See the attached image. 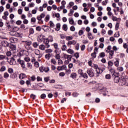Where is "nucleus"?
Instances as JSON below:
<instances>
[{"instance_id": "obj_31", "label": "nucleus", "mask_w": 128, "mask_h": 128, "mask_svg": "<svg viewBox=\"0 0 128 128\" xmlns=\"http://www.w3.org/2000/svg\"><path fill=\"white\" fill-rule=\"evenodd\" d=\"M63 30H65V32H66V30H68V25H66V24H64L63 25Z\"/></svg>"}, {"instance_id": "obj_26", "label": "nucleus", "mask_w": 128, "mask_h": 128, "mask_svg": "<svg viewBox=\"0 0 128 128\" xmlns=\"http://www.w3.org/2000/svg\"><path fill=\"white\" fill-rule=\"evenodd\" d=\"M56 54L55 56V58L56 60H60V54H58L57 52H56Z\"/></svg>"}, {"instance_id": "obj_51", "label": "nucleus", "mask_w": 128, "mask_h": 128, "mask_svg": "<svg viewBox=\"0 0 128 128\" xmlns=\"http://www.w3.org/2000/svg\"><path fill=\"white\" fill-rule=\"evenodd\" d=\"M120 62L118 60L114 62V64L116 66H118Z\"/></svg>"}, {"instance_id": "obj_27", "label": "nucleus", "mask_w": 128, "mask_h": 128, "mask_svg": "<svg viewBox=\"0 0 128 128\" xmlns=\"http://www.w3.org/2000/svg\"><path fill=\"white\" fill-rule=\"evenodd\" d=\"M69 24H74V21L72 18H69Z\"/></svg>"}, {"instance_id": "obj_7", "label": "nucleus", "mask_w": 128, "mask_h": 128, "mask_svg": "<svg viewBox=\"0 0 128 128\" xmlns=\"http://www.w3.org/2000/svg\"><path fill=\"white\" fill-rule=\"evenodd\" d=\"M66 66L64 65L62 66H58L57 68V70L60 71V70H66Z\"/></svg>"}, {"instance_id": "obj_62", "label": "nucleus", "mask_w": 128, "mask_h": 128, "mask_svg": "<svg viewBox=\"0 0 128 128\" xmlns=\"http://www.w3.org/2000/svg\"><path fill=\"white\" fill-rule=\"evenodd\" d=\"M29 6L30 8H34V2H31L29 4Z\"/></svg>"}, {"instance_id": "obj_58", "label": "nucleus", "mask_w": 128, "mask_h": 128, "mask_svg": "<svg viewBox=\"0 0 128 128\" xmlns=\"http://www.w3.org/2000/svg\"><path fill=\"white\" fill-rule=\"evenodd\" d=\"M36 18L32 17L31 18V22H36Z\"/></svg>"}, {"instance_id": "obj_16", "label": "nucleus", "mask_w": 128, "mask_h": 128, "mask_svg": "<svg viewBox=\"0 0 128 128\" xmlns=\"http://www.w3.org/2000/svg\"><path fill=\"white\" fill-rule=\"evenodd\" d=\"M66 52L68 54H72L74 53V50H72L71 48H69L66 50Z\"/></svg>"}, {"instance_id": "obj_56", "label": "nucleus", "mask_w": 128, "mask_h": 128, "mask_svg": "<svg viewBox=\"0 0 128 128\" xmlns=\"http://www.w3.org/2000/svg\"><path fill=\"white\" fill-rule=\"evenodd\" d=\"M70 30H71L72 32H74L76 30V28L74 26H72L70 28Z\"/></svg>"}, {"instance_id": "obj_15", "label": "nucleus", "mask_w": 128, "mask_h": 128, "mask_svg": "<svg viewBox=\"0 0 128 128\" xmlns=\"http://www.w3.org/2000/svg\"><path fill=\"white\" fill-rule=\"evenodd\" d=\"M88 38H89V40H92V38H94V36L91 32H88Z\"/></svg>"}, {"instance_id": "obj_52", "label": "nucleus", "mask_w": 128, "mask_h": 128, "mask_svg": "<svg viewBox=\"0 0 128 128\" xmlns=\"http://www.w3.org/2000/svg\"><path fill=\"white\" fill-rule=\"evenodd\" d=\"M117 70H118V72H122V70H124V68H122V67H118L117 68Z\"/></svg>"}, {"instance_id": "obj_4", "label": "nucleus", "mask_w": 128, "mask_h": 128, "mask_svg": "<svg viewBox=\"0 0 128 128\" xmlns=\"http://www.w3.org/2000/svg\"><path fill=\"white\" fill-rule=\"evenodd\" d=\"M8 62H9L10 64H11V66H14L16 64V60L14 58L8 59Z\"/></svg>"}, {"instance_id": "obj_40", "label": "nucleus", "mask_w": 128, "mask_h": 128, "mask_svg": "<svg viewBox=\"0 0 128 128\" xmlns=\"http://www.w3.org/2000/svg\"><path fill=\"white\" fill-rule=\"evenodd\" d=\"M74 10H72V9H70V13L68 14V16H72V14H74Z\"/></svg>"}, {"instance_id": "obj_30", "label": "nucleus", "mask_w": 128, "mask_h": 128, "mask_svg": "<svg viewBox=\"0 0 128 128\" xmlns=\"http://www.w3.org/2000/svg\"><path fill=\"white\" fill-rule=\"evenodd\" d=\"M32 46H33L34 48H38V42H34L32 43Z\"/></svg>"}, {"instance_id": "obj_12", "label": "nucleus", "mask_w": 128, "mask_h": 128, "mask_svg": "<svg viewBox=\"0 0 128 128\" xmlns=\"http://www.w3.org/2000/svg\"><path fill=\"white\" fill-rule=\"evenodd\" d=\"M46 48V46L44 44L39 46V50H45Z\"/></svg>"}, {"instance_id": "obj_25", "label": "nucleus", "mask_w": 128, "mask_h": 128, "mask_svg": "<svg viewBox=\"0 0 128 128\" xmlns=\"http://www.w3.org/2000/svg\"><path fill=\"white\" fill-rule=\"evenodd\" d=\"M66 48H67L66 45V44H63V45L62 46V50L63 52H65V50H66Z\"/></svg>"}, {"instance_id": "obj_18", "label": "nucleus", "mask_w": 128, "mask_h": 128, "mask_svg": "<svg viewBox=\"0 0 128 128\" xmlns=\"http://www.w3.org/2000/svg\"><path fill=\"white\" fill-rule=\"evenodd\" d=\"M60 30V23L56 24V30L58 31Z\"/></svg>"}, {"instance_id": "obj_64", "label": "nucleus", "mask_w": 128, "mask_h": 128, "mask_svg": "<svg viewBox=\"0 0 128 128\" xmlns=\"http://www.w3.org/2000/svg\"><path fill=\"white\" fill-rule=\"evenodd\" d=\"M83 34H84V31L82 30H80L78 32L79 36H82Z\"/></svg>"}, {"instance_id": "obj_34", "label": "nucleus", "mask_w": 128, "mask_h": 128, "mask_svg": "<svg viewBox=\"0 0 128 128\" xmlns=\"http://www.w3.org/2000/svg\"><path fill=\"white\" fill-rule=\"evenodd\" d=\"M39 70L40 72H44V66H40Z\"/></svg>"}, {"instance_id": "obj_44", "label": "nucleus", "mask_w": 128, "mask_h": 128, "mask_svg": "<svg viewBox=\"0 0 128 128\" xmlns=\"http://www.w3.org/2000/svg\"><path fill=\"white\" fill-rule=\"evenodd\" d=\"M34 32V28H30V34H32Z\"/></svg>"}, {"instance_id": "obj_61", "label": "nucleus", "mask_w": 128, "mask_h": 128, "mask_svg": "<svg viewBox=\"0 0 128 128\" xmlns=\"http://www.w3.org/2000/svg\"><path fill=\"white\" fill-rule=\"evenodd\" d=\"M4 70H6V66H3L1 68L0 72H4Z\"/></svg>"}, {"instance_id": "obj_8", "label": "nucleus", "mask_w": 128, "mask_h": 128, "mask_svg": "<svg viewBox=\"0 0 128 128\" xmlns=\"http://www.w3.org/2000/svg\"><path fill=\"white\" fill-rule=\"evenodd\" d=\"M10 40L13 44H16V42L18 41V40L16 38L12 37V38H10Z\"/></svg>"}, {"instance_id": "obj_10", "label": "nucleus", "mask_w": 128, "mask_h": 128, "mask_svg": "<svg viewBox=\"0 0 128 128\" xmlns=\"http://www.w3.org/2000/svg\"><path fill=\"white\" fill-rule=\"evenodd\" d=\"M46 14H44L42 13L40 14V16H38L36 18V19L38 20H42V18H44Z\"/></svg>"}, {"instance_id": "obj_41", "label": "nucleus", "mask_w": 128, "mask_h": 128, "mask_svg": "<svg viewBox=\"0 0 128 128\" xmlns=\"http://www.w3.org/2000/svg\"><path fill=\"white\" fill-rule=\"evenodd\" d=\"M52 8L54 10H56L58 9V6H56V4H53Z\"/></svg>"}, {"instance_id": "obj_63", "label": "nucleus", "mask_w": 128, "mask_h": 128, "mask_svg": "<svg viewBox=\"0 0 128 128\" xmlns=\"http://www.w3.org/2000/svg\"><path fill=\"white\" fill-rule=\"evenodd\" d=\"M18 14H22V9H19L18 10Z\"/></svg>"}, {"instance_id": "obj_24", "label": "nucleus", "mask_w": 128, "mask_h": 128, "mask_svg": "<svg viewBox=\"0 0 128 128\" xmlns=\"http://www.w3.org/2000/svg\"><path fill=\"white\" fill-rule=\"evenodd\" d=\"M70 76V78H76V72L72 73Z\"/></svg>"}, {"instance_id": "obj_23", "label": "nucleus", "mask_w": 128, "mask_h": 128, "mask_svg": "<svg viewBox=\"0 0 128 128\" xmlns=\"http://www.w3.org/2000/svg\"><path fill=\"white\" fill-rule=\"evenodd\" d=\"M26 78V74H20L19 76V78H20V80H22V78Z\"/></svg>"}, {"instance_id": "obj_38", "label": "nucleus", "mask_w": 128, "mask_h": 128, "mask_svg": "<svg viewBox=\"0 0 128 128\" xmlns=\"http://www.w3.org/2000/svg\"><path fill=\"white\" fill-rule=\"evenodd\" d=\"M48 40H49V42H54V38H52V36H50L48 38Z\"/></svg>"}, {"instance_id": "obj_48", "label": "nucleus", "mask_w": 128, "mask_h": 128, "mask_svg": "<svg viewBox=\"0 0 128 128\" xmlns=\"http://www.w3.org/2000/svg\"><path fill=\"white\" fill-rule=\"evenodd\" d=\"M49 20H50V15H47L45 18V21L48 22Z\"/></svg>"}, {"instance_id": "obj_6", "label": "nucleus", "mask_w": 128, "mask_h": 128, "mask_svg": "<svg viewBox=\"0 0 128 128\" xmlns=\"http://www.w3.org/2000/svg\"><path fill=\"white\" fill-rule=\"evenodd\" d=\"M87 73L88 74L89 76H90V78H92V76H94V72H92V70H88Z\"/></svg>"}, {"instance_id": "obj_21", "label": "nucleus", "mask_w": 128, "mask_h": 128, "mask_svg": "<svg viewBox=\"0 0 128 128\" xmlns=\"http://www.w3.org/2000/svg\"><path fill=\"white\" fill-rule=\"evenodd\" d=\"M114 82H116V84L118 83V82H120V77L118 76H116L114 78Z\"/></svg>"}, {"instance_id": "obj_53", "label": "nucleus", "mask_w": 128, "mask_h": 128, "mask_svg": "<svg viewBox=\"0 0 128 128\" xmlns=\"http://www.w3.org/2000/svg\"><path fill=\"white\" fill-rule=\"evenodd\" d=\"M118 36H120V32L114 34V38H118Z\"/></svg>"}, {"instance_id": "obj_5", "label": "nucleus", "mask_w": 128, "mask_h": 128, "mask_svg": "<svg viewBox=\"0 0 128 128\" xmlns=\"http://www.w3.org/2000/svg\"><path fill=\"white\" fill-rule=\"evenodd\" d=\"M18 62H19V64H21L22 67L23 68H26V64H24V61L20 60H18Z\"/></svg>"}, {"instance_id": "obj_22", "label": "nucleus", "mask_w": 128, "mask_h": 128, "mask_svg": "<svg viewBox=\"0 0 128 128\" xmlns=\"http://www.w3.org/2000/svg\"><path fill=\"white\" fill-rule=\"evenodd\" d=\"M13 58L14 60H16L17 62L18 60H20V58L18 54H17L16 56H14Z\"/></svg>"}, {"instance_id": "obj_45", "label": "nucleus", "mask_w": 128, "mask_h": 128, "mask_svg": "<svg viewBox=\"0 0 128 128\" xmlns=\"http://www.w3.org/2000/svg\"><path fill=\"white\" fill-rule=\"evenodd\" d=\"M78 74H79L81 75V76H82L83 74H84V72H82V69H80L78 70Z\"/></svg>"}, {"instance_id": "obj_47", "label": "nucleus", "mask_w": 128, "mask_h": 128, "mask_svg": "<svg viewBox=\"0 0 128 128\" xmlns=\"http://www.w3.org/2000/svg\"><path fill=\"white\" fill-rule=\"evenodd\" d=\"M44 72H50V68L48 67H45L44 69Z\"/></svg>"}, {"instance_id": "obj_42", "label": "nucleus", "mask_w": 128, "mask_h": 128, "mask_svg": "<svg viewBox=\"0 0 128 128\" xmlns=\"http://www.w3.org/2000/svg\"><path fill=\"white\" fill-rule=\"evenodd\" d=\"M50 28H54V24L52 21L50 22Z\"/></svg>"}, {"instance_id": "obj_9", "label": "nucleus", "mask_w": 128, "mask_h": 128, "mask_svg": "<svg viewBox=\"0 0 128 128\" xmlns=\"http://www.w3.org/2000/svg\"><path fill=\"white\" fill-rule=\"evenodd\" d=\"M126 84V78H122V80H120V86H124Z\"/></svg>"}, {"instance_id": "obj_11", "label": "nucleus", "mask_w": 128, "mask_h": 128, "mask_svg": "<svg viewBox=\"0 0 128 128\" xmlns=\"http://www.w3.org/2000/svg\"><path fill=\"white\" fill-rule=\"evenodd\" d=\"M76 44V41L74 40H72V41H69L68 42L67 44L68 46H72V44Z\"/></svg>"}, {"instance_id": "obj_20", "label": "nucleus", "mask_w": 128, "mask_h": 128, "mask_svg": "<svg viewBox=\"0 0 128 128\" xmlns=\"http://www.w3.org/2000/svg\"><path fill=\"white\" fill-rule=\"evenodd\" d=\"M2 46H4L5 48H6V46H8V42L4 40L2 42Z\"/></svg>"}, {"instance_id": "obj_46", "label": "nucleus", "mask_w": 128, "mask_h": 128, "mask_svg": "<svg viewBox=\"0 0 128 128\" xmlns=\"http://www.w3.org/2000/svg\"><path fill=\"white\" fill-rule=\"evenodd\" d=\"M72 96L74 97V98H76L78 96V94L77 92H74L72 94Z\"/></svg>"}, {"instance_id": "obj_43", "label": "nucleus", "mask_w": 128, "mask_h": 128, "mask_svg": "<svg viewBox=\"0 0 128 128\" xmlns=\"http://www.w3.org/2000/svg\"><path fill=\"white\" fill-rule=\"evenodd\" d=\"M8 72H9L10 74H12V72H14V69L12 68H9L8 69Z\"/></svg>"}, {"instance_id": "obj_2", "label": "nucleus", "mask_w": 128, "mask_h": 128, "mask_svg": "<svg viewBox=\"0 0 128 128\" xmlns=\"http://www.w3.org/2000/svg\"><path fill=\"white\" fill-rule=\"evenodd\" d=\"M34 54L36 56H37L38 58H40L42 56V54H40V51L39 50H38V49L35 50Z\"/></svg>"}, {"instance_id": "obj_60", "label": "nucleus", "mask_w": 128, "mask_h": 128, "mask_svg": "<svg viewBox=\"0 0 128 128\" xmlns=\"http://www.w3.org/2000/svg\"><path fill=\"white\" fill-rule=\"evenodd\" d=\"M6 54L8 56H12V52L8 51L6 52Z\"/></svg>"}, {"instance_id": "obj_28", "label": "nucleus", "mask_w": 128, "mask_h": 128, "mask_svg": "<svg viewBox=\"0 0 128 128\" xmlns=\"http://www.w3.org/2000/svg\"><path fill=\"white\" fill-rule=\"evenodd\" d=\"M8 76H10V75L8 72L4 73V78H8Z\"/></svg>"}, {"instance_id": "obj_14", "label": "nucleus", "mask_w": 128, "mask_h": 128, "mask_svg": "<svg viewBox=\"0 0 128 128\" xmlns=\"http://www.w3.org/2000/svg\"><path fill=\"white\" fill-rule=\"evenodd\" d=\"M114 50H111L109 52V54L110 56V58H112V56H114Z\"/></svg>"}, {"instance_id": "obj_19", "label": "nucleus", "mask_w": 128, "mask_h": 128, "mask_svg": "<svg viewBox=\"0 0 128 128\" xmlns=\"http://www.w3.org/2000/svg\"><path fill=\"white\" fill-rule=\"evenodd\" d=\"M68 60L65 61V64H68L69 61L72 60V56L68 55V57L67 58Z\"/></svg>"}, {"instance_id": "obj_3", "label": "nucleus", "mask_w": 128, "mask_h": 128, "mask_svg": "<svg viewBox=\"0 0 128 128\" xmlns=\"http://www.w3.org/2000/svg\"><path fill=\"white\" fill-rule=\"evenodd\" d=\"M50 43V40H48V38L44 39V44H46V48H48L50 46L48 44Z\"/></svg>"}, {"instance_id": "obj_29", "label": "nucleus", "mask_w": 128, "mask_h": 128, "mask_svg": "<svg viewBox=\"0 0 128 128\" xmlns=\"http://www.w3.org/2000/svg\"><path fill=\"white\" fill-rule=\"evenodd\" d=\"M50 54H46L45 55V58H46V60H50Z\"/></svg>"}, {"instance_id": "obj_17", "label": "nucleus", "mask_w": 128, "mask_h": 128, "mask_svg": "<svg viewBox=\"0 0 128 128\" xmlns=\"http://www.w3.org/2000/svg\"><path fill=\"white\" fill-rule=\"evenodd\" d=\"M54 48H56V50H55V52H58V43H54Z\"/></svg>"}, {"instance_id": "obj_55", "label": "nucleus", "mask_w": 128, "mask_h": 128, "mask_svg": "<svg viewBox=\"0 0 128 128\" xmlns=\"http://www.w3.org/2000/svg\"><path fill=\"white\" fill-rule=\"evenodd\" d=\"M42 30H44V32L46 31V28H48V27L44 25L42 26Z\"/></svg>"}, {"instance_id": "obj_35", "label": "nucleus", "mask_w": 128, "mask_h": 128, "mask_svg": "<svg viewBox=\"0 0 128 128\" xmlns=\"http://www.w3.org/2000/svg\"><path fill=\"white\" fill-rule=\"evenodd\" d=\"M51 64H56V60L52 58L50 60Z\"/></svg>"}, {"instance_id": "obj_50", "label": "nucleus", "mask_w": 128, "mask_h": 128, "mask_svg": "<svg viewBox=\"0 0 128 128\" xmlns=\"http://www.w3.org/2000/svg\"><path fill=\"white\" fill-rule=\"evenodd\" d=\"M66 40H72V36H68L66 38Z\"/></svg>"}, {"instance_id": "obj_37", "label": "nucleus", "mask_w": 128, "mask_h": 128, "mask_svg": "<svg viewBox=\"0 0 128 128\" xmlns=\"http://www.w3.org/2000/svg\"><path fill=\"white\" fill-rule=\"evenodd\" d=\"M58 64L59 66H60L61 64H63L62 60L60 59H58Z\"/></svg>"}, {"instance_id": "obj_54", "label": "nucleus", "mask_w": 128, "mask_h": 128, "mask_svg": "<svg viewBox=\"0 0 128 128\" xmlns=\"http://www.w3.org/2000/svg\"><path fill=\"white\" fill-rule=\"evenodd\" d=\"M40 98H41L44 99V98H46V94H41Z\"/></svg>"}, {"instance_id": "obj_33", "label": "nucleus", "mask_w": 128, "mask_h": 128, "mask_svg": "<svg viewBox=\"0 0 128 128\" xmlns=\"http://www.w3.org/2000/svg\"><path fill=\"white\" fill-rule=\"evenodd\" d=\"M52 52V49H47L45 50V52H46V54H50Z\"/></svg>"}, {"instance_id": "obj_39", "label": "nucleus", "mask_w": 128, "mask_h": 128, "mask_svg": "<svg viewBox=\"0 0 128 128\" xmlns=\"http://www.w3.org/2000/svg\"><path fill=\"white\" fill-rule=\"evenodd\" d=\"M114 66V63L112 61H108V66Z\"/></svg>"}, {"instance_id": "obj_1", "label": "nucleus", "mask_w": 128, "mask_h": 128, "mask_svg": "<svg viewBox=\"0 0 128 128\" xmlns=\"http://www.w3.org/2000/svg\"><path fill=\"white\" fill-rule=\"evenodd\" d=\"M24 44V46L25 48H26L28 50H30V52H34V48H32L30 46H32V41L26 40L22 42Z\"/></svg>"}, {"instance_id": "obj_59", "label": "nucleus", "mask_w": 128, "mask_h": 128, "mask_svg": "<svg viewBox=\"0 0 128 128\" xmlns=\"http://www.w3.org/2000/svg\"><path fill=\"white\" fill-rule=\"evenodd\" d=\"M20 30V28H18L14 27L13 28L12 31L13 32H18V30Z\"/></svg>"}, {"instance_id": "obj_49", "label": "nucleus", "mask_w": 128, "mask_h": 128, "mask_svg": "<svg viewBox=\"0 0 128 128\" xmlns=\"http://www.w3.org/2000/svg\"><path fill=\"white\" fill-rule=\"evenodd\" d=\"M24 60L27 62H30V57L26 56L24 58Z\"/></svg>"}, {"instance_id": "obj_57", "label": "nucleus", "mask_w": 128, "mask_h": 128, "mask_svg": "<svg viewBox=\"0 0 128 128\" xmlns=\"http://www.w3.org/2000/svg\"><path fill=\"white\" fill-rule=\"evenodd\" d=\"M34 66H36V68H38V66H40V64L38 63V62H35Z\"/></svg>"}, {"instance_id": "obj_13", "label": "nucleus", "mask_w": 128, "mask_h": 128, "mask_svg": "<svg viewBox=\"0 0 128 128\" xmlns=\"http://www.w3.org/2000/svg\"><path fill=\"white\" fill-rule=\"evenodd\" d=\"M24 34H22L18 33V32H16L15 36L16 38H22Z\"/></svg>"}, {"instance_id": "obj_32", "label": "nucleus", "mask_w": 128, "mask_h": 128, "mask_svg": "<svg viewBox=\"0 0 128 128\" xmlns=\"http://www.w3.org/2000/svg\"><path fill=\"white\" fill-rule=\"evenodd\" d=\"M16 32H14V31H11L10 34V36H16Z\"/></svg>"}, {"instance_id": "obj_36", "label": "nucleus", "mask_w": 128, "mask_h": 128, "mask_svg": "<svg viewBox=\"0 0 128 128\" xmlns=\"http://www.w3.org/2000/svg\"><path fill=\"white\" fill-rule=\"evenodd\" d=\"M96 72L97 74H102V70H100V68H98L96 70Z\"/></svg>"}]
</instances>
